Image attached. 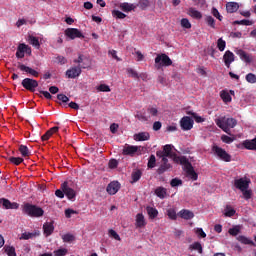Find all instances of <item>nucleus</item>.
Instances as JSON below:
<instances>
[{
  "instance_id": "obj_1",
  "label": "nucleus",
  "mask_w": 256,
  "mask_h": 256,
  "mask_svg": "<svg viewBox=\"0 0 256 256\" xmlns=\"http://www.w3.org/2000/svg\"><path fill=\"white\" fill-rule=\"evenodd\" d=\"M173 149H175V146L171 144H166L163 146V150H159L156 152V156L169 157V159H172L174 163L181 164L183 162V159L186 158V156H177V153L173 152Z\"/></svg>"
},
{
  "instance_id": "obj_2",
  "label": "nucleus",
  "mask_w": 256,
  "mask_h": 256,
  "mask_svg": "<svg viewBox=\"0 0 256 256\" xmlns=\"http://www.w3.org/2000/svg\"><path fill=\"white\" fill-rule=\"evenodd\" d=\"M22 213L32 218H39L45 215V211L43 210V208L31 203H25L22 206Z\"/></svg>"
},
{
  "instance_id": "obj_3",
  "label": "nucleus",
  "mask_w": 256,
  "mask_h": 256,
  "mask_svg": "<svg viewBox=\"0 0 256 256\" xmlns=\"http://www.w3.org/2000/svg\"><path fill=\"white\" fill-rule=\"evenodd\" d=\"M183 166V170L186 172L187 176L192 179V181H197L199 179V175L195 172V168H193V164L189 162V159L183 158L181 164Z\"/></svg>"
},
{
  "instance_id": "obj_4",
  "label": "nucleus",
  "mask_w": 256,
  "mask_h": 256,
  "mask_svg": "<svg viewBox=\"0 0 256 256\" xmlns=\"http://www.w3.org/2000/svg\"><path fill=\"white\" fill-rule=\"evenodd\" d=\"M212 151L214 154H216V156L221 160V161H225V163H231V155L229 153H227V151H225V149L214 145L212 147Z\"/></svg>"
},
{
  "instance_id": "obj_5",
  "label": "nucleus",
  "mask_w": 256,
  "mask_h": 256,
  "mask_svg": "<svg viewBox=\"0 0 256 256\" xmlns=\"http://www.w3.org/2000/svg\"><path fill=\"white\" fill-rule=\"evenodd\" d=\"M22 87L26 89V91H30L31 93H35V89L39 87V82L35 79L25 78L21 83Z\"/></svg>"
},
{
  "instance_id": "obj_6",
  "label": "nucleus",
  "mask_w": 256,
  "mask_h": 256,
  "mask_svg": "<svg viewBox=\"0 0 256 256\" xmlns=\"http://www.w3.org/2000/svg\"><path fill=\"white\" fill-rule=\"evenodd\" d=\"M155 63L156 65L160 64L161 67H171V65H173V61L169 56H167V54L158 55L155 58Z\"/></svg>"
},
{
  "instance_id": "obj_7",
  "label": "nucleus",
  "mask_w": 256,
  "mask_h": 256,
  "mask_svg": "<svg viewBox=\"0 0 256 256\" xmlns=\"http://www.w3.org/2000/svg\"><path fill=\"white\" fill-rule=\"evenodd\" d=\"M64 33H65L66 37H68L69 39H72V40L85 38L83 33L80 32V30L77 28H67Z\"/></svg>"
},
{
  "instance_id": "obj_8",
  "label": "nucleus",
  "mask_w": 256,
  "mask_h": 256,
  "mask_svg": "<svg viewBox=\"0 0 256 256\" xmlns=\"http://www.w3.org/2000/svg\"><path fill=\"white\" fill-rule=\"evenodd\" d=\"M139 149H141V146L125 144L122 149V155L135 157V154L137 153V151H139Z\"/></svg>"
},
{
  "instance_id": "obj_9",
  "label": "nucleus",
  "mask_w": 256,
  "mask_h": 256,
  "mask_svg": "<svg viewBox=\"0 0 256 256\" xmlns=\"http://www.w3.org/2000/svg\"><path fill=\"white\" fill-rule=\"evenodd\" d=\"M194 121L189 116H184L180 120V127L182 131H191L193 129Z\"/></svg>"
},
{
  "instance_id": "obj_10",
  "label": "nucleus",
  "mask_w": 256,
  "mask_h": 256,
  "mask_svg": "<svg viewBox=\"0 0 256 256\" xmlns=\"http://www.w3.org/2000/svg\"><path fill=\"white\" fill-rule=\"evenodd\" d=\"M61 189L64 192V195H66L67 199H69L70 201L77 197V193L73 190V188L69 187V184L67 182L61 184Z\"/></svg>"
},
{
  "instance_id": "obj_11",
  "label": "nucleus",
  "mask_w": 256,
  "mask_h": 256,
  "mask_svg": "<svg viewBox=\"0 0 256 256\" xmlns=\"http://www.w3.org/2000/svg\"><path fill=\"white\" fill-rule=\"evenodd\" d=\"M249 183H251V180H247L245 178L235 179L234 187L239 189V191H245V189H249Z\"/></svg>"
},
{
  "instance_id": "obj_12",
  "label": "nucleus",
  "mask_w": 256,
  "mask_h": 256,
  "mask_svg": "<svg viewBox=\"0 0 256 256\" xmlns=\"http://www.w3.org/2000/svg\"><path fill=\"white\" fill-rule=\"evenodd\" d=\"M81 73H82L81 66L80 65L74 66L66 71V77L68 79H77V77H79Z\"/></svg>"
},
{
  "instance_id": "obj_13",
  "label": "nucleus",
  "mask_w": 256,
  "mask_h": 256,
  "mask_svg": "<svg viewBox=\"0 0 256 256\" xmlns=\"http://www.w3.org/2000/svg\"><path fill=\"white\" fill-rule=\"evenodd\" d=\"M74 63H78V65L81 67V70L89 69V67H91V60H89L87 56H84L82 54L78 56V59L74 60Z\"/></svg>"
},
{
  "instance_id": "obj_14",
  "label": "nucleus",
  "mask_w": 256,
  "mask_h": 256,
  "mask_svg": "<svg viewBox=\"0 0 256 256\" xmlns=\"http://www.w3.org/2000/svg\"><path fill=\"white\" fill-rule=\"evenodd\" d=\"M215 121H220L221 125H224L225 127H230L231 129H234V127L237 126V120L235 118L222 117L215 119Z\"/></svg>"
},
{
  "instance_id": "obj_15",
  "label": "nucleus",
  "mask_w": 256,
  "mask_h": 256,
  "mask_svg": "<svg viewBox=\"0 0 256 256\" xmlns=\"http://www.w3.org/2000/svg\"><path fill=\"white\" fill-rule=\"evenodd\" d=\"M224 65L229 69L231 67V63L235 61V54L231 52V50H227L223 55Z\"/></svg>"
},
{
  "instance_id": "obj_16",
  "label": "nucleus",
  "mask_w": 256,
  "mask_h": 256,
  "mask_svg": "<svg viewBox=\"0 0 256 256\" xmlns=\"http://www.w3.org/2000/svg\"><path fill=\"white\" fill-rule=\"evenodd\" d=\"M0 205H2L4 209H19V203L10 202L7 198H0Z\"/></svg>"
},
{
  "instance_id": "obj_17",
  "label": "nucleus",
  "mask_w": 256,
  "mask_h": 256,
  "mask_svg": "<svg viewBox=\"0 0 256 256\" xmlns=\"http://www.w3.org/2000/svg\"><path fill=\"white\" fill-rule=\"evenodd\" d=\"M17 67L20 71H23L24 73H28L29 75H32V77H39V73L35 69L29 66H26L25 64L18 63Z\"/></svg>"
},
{
  "instance_id": "obj_18",
  "label": "nucleus",
  "mask_w": 256,
  "mask_h": 256,
  "mask_svg": "<svg viewBox=\"0 0 256 256\" xmlns=\"http://www.w3.org/2000/svg\"><path fill=\"white\" fill-rule=\"evenodd\" d=\"M119 189H121V184H119L117 181H113L108 184L106 191L109 195H115Z\"/></svg>"
},
{
  "instance_id": "obj_19",
  "label": "nucleus",
  "mask_w": 256,
  "mask_h": 256,
  "mask_svg": "<svg viewBox=\"0 0 256 256\" xmlns=\"http://www.w3.org/2000/svg\"><path fill=\"white\" fill-rule=\"evenodd\" d=\"M41 232L39 230H35L33 232H24L21 234L20 240L21 241H28V239H35V237H39Z\"/></svg>"
},
{
  "instance_id": "obj_20",
  "label": "nucleus",
  "mask_w": 256,
  "mask_h": 256,
  "mask_svg": "<svg viewBox=\"0 0 256 256\" xmlns=\"http://www.w3.org/2000/svg\"><path fill=\"white\" fill-rule=\"evenodd\" d=\"M236 54L240 57L241 61H244V63H251L253 61V57H251V55H249L243 49L237 50Z\"/></svg>"
},
{
  "instance_id": "obj_21",
  "label": "nucleus",
  "mask_w": 256,
  "mask_h": 256,
  "mask_svg": "<svg viewBox=\"0 0 256 256\" xmlns=\"http://www.w3.org/2000/svg\"><path fill=\"white\" fill-rule=\"evenodd\" d=\"M43 231H44L45 237H50V235H53V231H55V226L53 225V222L44 223Z\"/></svg>"
},
{
  "instance_id": "obj_22",
  "label": "nucleus",
  "mask_w": 256,
  "mask_h": 256,
  "mask_svg": "<svg viewBox=\"0 0 256 256\" xmlns=\"http://www.w3.org/2000/svg\"><path fill=\"white\" fill-rule=\"evenodd\" d=\"M242 145L248 151H256V138L251 140H245L243 141Z\"/></svg>"
},
{
  "instance_id": "obj_23",
  "label": "nucleus",
  "mask_w": 256,
  "mask_h": 256,
  "mask_svg": "<svg viewBox=\"0 0 256 256\" xmlns=\"http://www.w3.org/2000/svg\"><path fill=\"white\" fill-rule=\"evenodd\" d=\"M149 139H151L149 132H139L134 134V141H149Z\"/></svg>"
},
{
  "instance_id": "obj_24",
  "label": "nucleus",
  "mask_w": 256,
  "mask_h": 256,
  "mask_svg": "<svg viewBox=\"0 0 256 256\" xmlns=\"http://www.w3.org/2000/svg\"><path fill=\"white\" fill-rule=\"evenodd\" d=\"M178 215L179 217H181V219H185L186 221H189L190 219H193V217H195V214L187 209H182Z\"/></svg>"
},
{
  "instance_id": "obj_25",
  "label": "nucleus",
  "mask_w": 256,
  "mask_h": 256,
  "mask_svg": "<svg viewBox=\"0 0 256 256\" xmlns=\"http://www.w3.org/2000/svg\"><path fill=\"white\" fill-rule=\"evenodd\" d=\"M136 227H138L139 229L145 227V225H147V222H145V216L143 215V213H138L136 215Z\"/></svg>"
},
{
  "instance_id": "obj_26",
  "label": "nucleus",
  "mask_w": 256,
  "mask_h": 256,
  "mask_svg": "<svg viewBox=\"0 0 256 256\" xmlns=\"http://www.w3.org/2000/svg\"><path fill=\"white\" fill-rule=\"evenodd\" d=\"M227 13H237L239 11V3L237 2H228L226 4Z\"/></svg>"
},
{
  "instance_id": "obj_27",
  "label": "nucleus",
  "mask_w": 256,
  "mask_h": 256,
  "mask_svg": "<svg viewBox=\"0 0 256 256\" xmlns=\"http://www.w3.org/2000/svg\"><path fill=\"white\" fill-rule=\"evenodd\" d=\"M188 15H190V17H192L193 19H202L203 18V14H201V12L193 7L188 9Z\"/></svg>"
},
{
  "instance_id": "obj_28",
  "label": "nucleus",
  "mask_w": 256,
  "mask_h": 256,
  "mask_svg": "<svg viewBox=\"0 0 256 256\" xmlns=\"http://www.w3.org/2000/svg\"><path fill=\"white\" fill-rule=\"evenodd\" d=\"M146 211L149 219H156V217L159 215V211L155 207L147 206Z\"/></svg>"
},
{
  "instance_id": "obj_29",
  "label": "nucleus",
  "mask_w": 256,
  "mask_h": 256,
  "mask_svg": "<svg viewBox=\"0 0 256 256\" xmlns=\"http://www.w3.org/2000/svg\"><path fill=\"white\" fill-rule=\"evenodd\" d=\"M155 195H157L159 199H165V196L167 195V189L158 187L155 189Z\"/></svg>"
},
{
  "instance_id": "obj_30",
  "label": "nucleus",
  "mask_w": 256,
  "mask_h": 256,
  "mask_svg": "<svg viewBox=\"0 0 256 256\" xmlns=\"http://www.w3.org/2000/svg\"><path fill=\"white\" fill-rule=\"evenodd\" d=\"M215 123L217 127H219L220 129H222V131H224V133H227V135H231V127L221 124V120H215Z\"/></svg>"
},
{
  "instance_id": "obj_31",
  "label": "nucleus",
  "mask_w": 256,
  "mask_h": 256,
  "mask_svg": "<svg viewBox=\"0 0 256 256\" xmlns=\"http://www.w3.org/2000/svg\"><path fill=\"white\" fill-rule=\"evenodd\" d=\"M120 9H122L125 13H129V11H133V9H135V6L133 4L124 2L120 4Z\"/></svg>"
},
{
  "instance_id": "obj_32",
  "label": "nucleus",
  "mask_w": 256,
  "mask_h": 256,
  "mask_svg": "<svg viewBox=\"0 0 256 256\" xmlns=\"http://www.w3.org/2000/svg\"><path fill=\"white\" fill-rule=\"evenodd\" d=\"M19 152L21 153L22 157H29L31 155L29 148L23 144L19 146Z\"/></svg>"
},
{
  "instance_id": "obj_33",
  "label": "nucleus",
  "mask_w": 256,
  "mask_h": 256,
  "mask_svg": "<svg viewBox=\"0 0 256 256\" xmlns=\"http://www.w3.org/2000/svg\"><path fill=\"white\" fill-rule=\"evenodd\" d=\"M143 175V173L141 172V170H135L134 172H132V181L131 183H137V181H139V179H141V176Z\"/></svg>"
},
{
  "instance_id": "obj_34",
  "label": "nucleus",
  "mask_w": 256,
  "mask_h": 256,
  "mask_svg": "<svg viewBox=\"0 0 256 256\" xmlns=\"http://www.w3.org/2000/svg\"><path fill=\"white\" fill-rule=\"evenodd\" d=\"M237 240L242 243L243 245H255L253 240L245 237V236H238Z\"/></svg>"
},
{
  "instance_id": "obj_35",
  "label": "nucleus",
  "mask_w": 256,
  "mask_h": 256,
  "mask_svg": "<svg viewBox=\"0 0 256 256\" xmlns=\"http://www.w3.org/2000/svg\"><path fill=\"white\" fill-rule=\"evenodd\" d=\"M3 250L8 256H17V252H15V248L13 246H4Z\"/></svg>"
},
{
  "instance_id": "obj_36",
  "label": "nucleus",
  "mask_w": 256,
  "mask_h": 256,
  "mask_svg": "<svg viewBox=\"0 0 256 256\" xmlns=\"http://www.w3.org/2000/svg\"><path fill=\"white\" fill-rule=\"evenodd\" d=\"M29 43L33 47H36V49H39V47H41V44L39 43V39L35 36H29Z\"/></svg>"
},
{
  "instance_id": "obj_37",
  "label": "nucleus",
  "mask_w": 256,
  "mask_h": 256,
  "mask_svg": "<svg viewBox=\"0 0 256 256\" xmlns=\"http://www.w3.org/2000/svg\"><path fill=\"white\" fill-rule=\"evenodd\" d=\"M225 47H227V42H225L223 38H219L217 41V48L219 51H225Z\"/></svg>"
},
{
  "instance_id": "obj_38",
  "label": "nucleus",
  "mask_w": 256,
  "mask_h": 256,
  "mask_svg": "<svg viewBox=\"0 0 256 256\" xmlns=\"http://www.w3.org/2000/svg\"><path fill=\"white\" fill-rule=\"evenodd\" d=\"M221 99L224 101V103H231V95L229 92L223 91L220 94Z\"/></svg>"
},
{
  "instance_id": "obj_39",
  "label": "nucleus",
  "mask_w": 256,
  "mask_h": 256,
  "mask_svg": "<svg viewBox=\"0 0 256 256\" xmlns=\"http://www.w3.org/2000/svg\"><path fill=\"white\" fill-rule=\"evenodd\" d=\"M240 232L241 228H239V226H235L228 230L229 235H232V237H237V235H239Z\"/></svg>"
},
{
  "instance_id": "obj_40",
  "label": "nucleus",
  "mask_w": 256,
  "mask_h": 256,
  "mask_svg": "<svg viewBox=\"0 0 256 256\" xmlns=\"http://www.w3.org/2000/svg\"><path fill=\"white\" fill-rule=\"evenodd\" d=\"M190 249L198 251V253H203V246H201V243L199 242H194L192 245H190Z\"/></svg>"
},
{
  "instance_id": "obj_41",
  "label": "nucleus",
  "mask_w": 256,
  "mask_h": 256,
  "mask_svg": "<svg viewBox=\"0 0 256 256\" xmlns=\"http://www.w3.org/2000/svg\"><path fill=\"white\" fill-rule=\"evenodd\" d=\"M75 239V236L73 234H64L62 236V240L64 243H72V241Z\"/></svg>"
},
{
  "instance_id": "obj_42",
  "label": "nucleus",
  "mask_w": 256,
  "mask_h": 256,
  "mask_svg": "<svg viewBox=\"0 0 256 256\" xmlns=\"http://www.w3.org/2000/svg\"><path fill=\"white\" fill-rule=\"evenodd\" d=\"M167 215H168L169 219H171L172 221L177 220V212L175 211V209H173V208L168 209Z\"/></svg>"
},
{
  "instance_id": "obj_43",
  "label": "nucleus",
  "mask_w": 256,
  "mask_h": 256,
  "mask_svg": "<svg viewBox=\"0 0 256 256\" xmlns=\"http://www.w3.org/2000/svg\"><path fill=\"white\" fill-rule=\"evenodd\" d=\"M97 91H101L102 93H110L111 88L109 87V85L100 84V85L97 87Z\"/></svg>"
},
{
  "instance_id": "obj_44",
  "label": "nucleus",
  "mask_w": 256,
  "mask_h": 256,
  "mask_svg": "<svg viewBox=\"0 0 256 256\" xmlns=\"http://www.w3.org/2000/svg\"><path fill=\"white\" fill-rule=\"evenodd\" d=\"M127 74L129 77H132L133 79H139V73L135 71L133 68H127Z\"/></svg>"
},
{
  "instance_id": "obj_45",
  "label": "nucleus",
  "mask_w": 256,
  "mask_h": 256,
  "mask_svg": "<svg viewBox=\"0 0 256 256\" xmlns=\"http://www.w3.org/2000/svg\"><path fill=\"white\" fill-rule=\"evenodd\" d=\"M234 25H246V26H251L253 25V21L251 20H236L234 21Z\"/></svg>"
},
{
  "instance_id": "obj_46",
  "label": "nucleus",
  "mask_w": 256,
  "mask_h": 256,
  "mask_svg": "<svg viewBox=\"0 0 256 256\" xmlns=\"http://www.w3.org/2000/svg\"><path fill=\"white\" fill-rule=\"evenodd\" d=\"M241 192L243 193V197L246 201H249L253 195V191L249 190V188L241 190Z\"/></svg>"
},
{
  "instance_id": "obj_47",
  "label": "nucleus",
  "mask_w": 256,
  "mask_h": 256,
  "mask_svg": "<svg viewBox=\"0 0 256 256\" xmlns=\"http://www.w3.org/2000/svg\"><path fill=\"white\" fill-rule=\"evenodd\" d=\"M188 115H191L193 119H195L196 123H203L205 121V118L197 115V113L188 112Z\"/></svg>"
},
{
  "instance_id": "obj_48",
  "label": "nucleus",
  "mask_w": 256,
  "mask_h": 256,
  "mask_svg": "<svg viewBox=\"0 0 256 256\" xmlns=\"http://www.w3.org/2000/svg\"><path fill=\"white\" fill-rule=\"evenodd\" d=\"M247 83L255 84L256 83V75L253 73H248L245 77Z\"/></svg>"
},
{
  "instance_id": "obj_49",
  "label": "nucleus",
  "mask_w": 256,
  "mask_h": 256,
  "mask_svg": "<svg viewBox=\"0 0 256 256\" xmlns=\"http://www.w3.org/2000/svg\"><path fill=\"white\" fill-rule=\"evenodd\" d=\"M10 163H13V165H21L23 163V158L21 157H10L9 158Z\"/></svg>"
},
{
  "instance_id": "obj_50",
  "label": "nucleus",
  "mask_w": 256,
  "mask_h": 256,
  "mask_svg": "<svg viewBox=\"0 0 256 256\" xmlns=\"http://www.w3.org/2000/svg\"><path fill=\"white\" fill-rule=\"evenodd\" d=\"M113 17H116V19H125V17H127V15H125V13L119 11V10H114L112 12Z\"/></svg>"
},
{
  "instance_id": "obj_51",
  "label": "nucleus",
  "mask_w": 256,
  "mask_h": 256,
  "mask_svg": "<svg viewBox=\"0 0 256 256\" xmlns=\"http://www.w3.org/2000/svg\"><path fill=\"white\" fill-rule=\"evenodd\" d=\"M155 163H157V159L155 158V155L152 154L148 160V168L153 169V167H155Z\"/></svg>"
},
{
  "instance_id": "obj_52",
  "label": "nucleus",
  "mask_w": 256,
  "mask_h": 256,
  "mask_svg": "<svg viewBox=\"0 0 256 256\" xmlns=\"http://www.w3.org/2000/svg\"><path fill=\"white\" fill-rule=\"evenodd\" d=\"M147 112L152 117H157V115H159V110H157V108H155L153 106H149L148 109H147Z\"/></svg>"
},
{
  "instance_id": "obj_53",
  "label": "nucleus",
  "mask_w": 256,
  "mask_h": 256,
  "mask_svg": "<svg viewBox=\"0 0 256 256\" xmlns=\"http://www.w3.org/2000/svg\"><path fill=\"white\" fill-rule=\"evenodd\" d=\"M205 21L209 27L215 29V18H213L212 16H207Z\"/></svg>"
},
{
  "instance_id": "obj_54",
  "label": "nucleus",
  "mask_w": 256,
  "mask_h": 256,
  "mask_svg": "<svg viewBox=\"0 0 256 256\" xmlns=\"http://www.w3.org/2000/svg\"><path fill=\"white\" fill-rule=\"evenodd\" d=\"M235 213H236L235 209L227 206L224 215H225V217H233L235 215Z\"/></svg>"
},
{
  "instance_id": "obj_55",
  "label": "nucleus",
  "mask_w": 256,
  "mask_h": 256,
  "mask_svg": "<svg viewBox=\"0 0 256 256\" xmlns=\"http://www.w3.org/2000/svg\"><path fill=\"white\" fill-rule=\"evenodd\" d=\"M171 187H179V185H183V181L179 178H173L170 182Z\"/></svg>"
},
{
  "instance_id": "obj_56",
  "label": "nucleus",
  "mask_w": 256,
  "mask_h": 256,
  "mask_svg": "<svg viewBox=\"0 0 256 256\" xmlns=\"http://www.w3.org/2000/svg\"><path fill=\"white\" fill-rule=\"evenodd\" d=\"M67 253H68V250L66 248H60L54 251L55 256H65L67 255Z\"/></svg>"
},
{
  "instance_id": "obj_57",
  "label": "nucleus",
  "mask_w": 256,
  "mask_h": 256,
  "mask_svg": "<svg viewBox=\"0 0 256 256\" xmlns=\"http://www.w3.org/2000/svg\"><path fill=\"white\" fill-rule=\"evenodd\" d=\"M181 27H183L184 29H191V22H189V19L183 18L181 20Z\"/></svg>"
},
{
  "instance_id": "obj_58",
  "label": "nucleus",
  "mask_w": 256,
  "mask_h": 256,
  "mask_svg": "<svg viewBox=\"0 0 256 256\" xmlns=\"http://www.w3.org/2000/svg\"><path fill=\"white\" fill-rule=\"evenodd\" d=\"M195 233L201 239H205V237H207V234L205 233V231H203V228H196Z\"/></svg>"
},
{
  "instance_id": "obj_59",
  "label": "nucleus",
  "mask_w": 256,
  "mask_h": 256,
  "mask_svg": "<svg viewBox=\"0 0 256 256\" xmlns=\"http://www.w3.org/2000/svg\"><path fill=\"white\" fill-rule=\"evenodd\" d=\"M109 235H110V237H113V239H115L116 241H121V236H119V234H117V232L115 230L110 229Z\"/></svg>"
},
{
  "instance_id": "obj_60",
  "label": "nucleus",
  "mask_w": 256,
  "mask_h": 256,
  "mask_svg": "<svg viewBox=\"0 0 256 256\" xmlns=\"http://www.w3.org/2000/svg\"><path fill=\"white\" fill-rule=\"evenodd\" d=\"M71 215H77V211L70 209V208L66 209L65 210L66 219H71Z\"/></svg>"
},
{
  "instance_id": "obj_61",
  "label": "nucleus",
  "mask_w": 256,
  "mask_h": 256,
  "mask_svg": "<svg viewBox=\"0 0 256 256\" xmlns=\"http://www.w3.org/2000/svg\"><path fill=\"white\" fill-rule=\"evenodd\" d=\"M221 141H223V143L230 144V143H233V141H235V139L232 138V137H229L227 135H222L221 136Z\"/></svg>"
},
{
  "instance_id": "obj_62",
  "label": "nucleus",
  "mask_w": 256,
  "mask_h": 256,
  "mask_svg": "<svg viewBox=\"0 0 256 256\" xmlns=\"http://www.w3.org/2000/svg\"><path fill=\"white\" fill-rule=\"evenodd\" d=\"M57 100L62 101V103H69V97H67L65 94H58Z\"/></svg>"
},
{
  "instance_id": "obj_63",
  "label": "nucleus",
  "mask_w": 256,
  "mask_h": 256,
  "mask_svg": "<svg viewBox=\"0 0 256 256\" xmlns=\"http://www.w3.org/2000/svg\"><path fill=\"white\" fill-rule=\"evenodd\" d=\"M139 7L143 10L147 9L149 7V0H139Z\"/></svg>"
},
{
  "instance_id": "obj_64",
  "label": "nucleus",
  "mask_w": 256,
  "mask_h": 256,
  "mask_svg": "<svg viewBox=\"0 0 256 256\" xmlns=\"http://www.w3.org/2000/svg\"><path fill=\"white\" fill-rule=\"evenodd\" d=\"M118 165H119V162L116 159H111L109 161V168L110 169H117Z\"/></svg>"
}]
</instances>
